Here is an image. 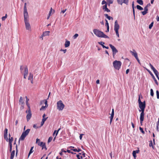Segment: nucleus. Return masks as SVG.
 Masks as SVG:
<instances>
[{
	"instance_id": "obj_17",
	"label": "nucleus",
	"mask_w": 159,
	"mask_h": 159,
	"mask_svg": "<svg viewBox=\"0 0 159 159\" xmlns=\"http://www.w3.org/2000/svg\"><path fill=\"white\" fill-rule=\"evenodd\" d=\"M114 116V110L113 109H112V112L111 114V116H110V124L111 125V122H112L113 117Z\"/></svg>"
},
{
	"instance_id": "obj_18",
	"label": "nucleus",
	"mask_w": 159,
	"mask_h": 159,
	"mask_svg": "<svg viewBox=\"0 0 159 159\" xmlns=\"http://www.w3.org/2000/svg\"><path fill=\"white\" fill-rule=\"evenodd\" d=\"M148 6H146L144 8V11L141 12L143 15H146L148 12Z\"/></svg>"
},
{
	"instance_id": "obj_13",
	"label": "nucleus",
	"mask_w": 159,
	"mask_h": 159,
	"mask_svg": "<svg viewBox=\"0 0 159 159\" xmlns=\"http://www.w3.org/2000/svg\"><path fill=\"white\" fill-rule=\"evenodd\" d=\"M38 145L42 147V149H45V150H47V148L45 143L41 142V143H38Z\"/></svg>"
},
{
	"instance_id": "obj_46",
	"label": "nucleus",
	"mask_w": 159,
	"mask_h": 159,
	"mask_svg": "<svg viewBox=\"0 0 159 159\" xmlns=\"http://www.w3.org/2000/svg\"><path fill=\"white\" fill-rule=\"evenodd\" d=\"M24 11H27V8H26V3H25L24 4Z\"/></svg>"
},
{
	"instance_id": "obj_61",
	"label": "nucleus",
	"mask_w": 159,
	"mask_h": 159,
	"mask_svg": "<svg viewBox=\"0 0 159 159\" xmlns=\"http://www.w3.org/2000/svg\"><path fill=\"white\" fill-rule=\"evenodd\" d=\"M153 80H154L156 84H157V85H158V83L156 80V78H155V79H153Z\"/></svg>"
},
{
	"instance_id": "obj_20",
	"label": "nucleus",
	"mask_w": 159,
	"mask_h": 159,
	"mask_svg": "<svg viewBox=\"0 0 159 159\" xmlns=\"http://www.w3.org/2000/svg\"><path fill=\"white\" fill-rule=\"evenodd\" d=\"M130 52L132 54V55L135 58L138 57L137 53L134 50H133V51H130Z\"/></svg>"
},
{
	"instance_id": "obj_57",
	"label": "nucleus",
	"mask_w": 159,
	"mask_h": 159,
	"mask_svg": "<svg viewBox=\"0 0 159 159\" xmlns=\"http://www.w3.org/2000/svg\"><path fill=\"white\" fill-rule=\"evenodd\" d=\"M102 5H103L104 4H107V2H106L105 1V0H103L102 2Z\"/></svg>"
},
{
	"instance_id": "obj_44",
	"label": "nucleus",
	"mask_w": 159,
	"mask_h": 159,
	"mask_svg": "<svg viewBox=\"0 0 159 159\" xmlns=\"http://www.w3.org/2000/svg\"><path fill=\"white\" fill-rule=\"evenodd\" d=\"M153 22H152L149 26V29H151L153 26Z\"/></svg>"
},
{
	"instance_id": "obj_21",
	"label": "nucleus",
	"mask_w": 159,
	"mask_h": 159,
	"mask_svg": "<svg viewBox=\"0 0 159 159\" xmlns=\"http://www.w3.org/2000/svg\"><path fill=\"white\" fill-rule=\"evenodd\" d=\"M139 150L133 151V156L134 157L135 159L136 158V153H139Z\"/></svg>"
},
{
	"instance_id": "obj_26",
	"label": "nucleus",
	"mask_w": 159,
	"mask_h": 159,
	"mask_svg": "<svg viewBox=\"0 0 159 159\" xmlns=\"http://www.w3.org/2000/svg\"><path fill=\"white\" fill-rule=\"evenodd\" d=\"M70 45V42L68 41H66L65 43V47L67 48L69 47Z\"/></svg>"
},
{
	"instance_id": "obj_3",
	"label": "nucleus",
	"mask_w": 159,
	"mask_h": 159,
	"mask_svg": "<svg viewBox=\"0 0 159 159\" xmlns=\"http://www.w3.org/2000/svg\"><path fill=\"white\" fill-rule=\"evenodd\" d=\"M57 109L59 111L63 110L65 107V105L61 100H59L57 102Z\"/></svg>"
},
{
	"instance_id": "obj_22",
	"label": "nucleus",
	"mask_w": 159,
	"mask_h": 159,
	"mask_svg": "<svg viewBox=\"0 0 159 159\" xmlns=\"http://www.w3.org/2000/svg\"><path fill=\"white\" fill-rule=\"evenodd\" d=\"M33 74L31 73H30L29 76L28 80L31 81V83L32 84L33 81Z\"/></svg>"
},
{
	"instance_id": "obj_64",
	"label": "nucleus",
	"mask_w": 159,
	"mask_h": 159,
	"mask_svg": "<svg viewBox=\"0 0 159 159\" xmlns=\"http://www.w3.org/2000/svg\"><path fill=\"white\" fill-rule=\"evenodd\" d=\"M131 124L132 127L133 128H134V127H135V126H134V123L132 122H131Z\"/></svg>"
},
{
	"instance_id": "obj_41",
	"label": "nucleus",
	"mask_w": 159,
	"mask_h": 159,
	"mask_svg": "<svg viewBox=\"0 0 159 159\" xmlns=\"http://www.w3.org/2000/svg\"><path fill=\"white\" fill-rule=\"evenodd\" d=\"M7 14H6L5 16H3L2 17V21L5 20V19H6V18H7Z\"/></svg>"
},
{
	"instance_id": "obj_40",
	"label": "nucleus",
	"mask_w": 159,
	"mask_h": 159,
	"mask_svg": "<svg viewBox=\"0 0 159 159\" xmlns=\"http://www.w3.org/2000/svg\"><path fill=\"white\" fill-rule=\"evenodd\" d=\"M139 129H140V131L142 132V133L143 134H145V132L143 131V129L142 128H141V127H139Z\"/></svg>"
},
{
	"instance_id": "obj_11",
	"label": "nucleus",
	"mask_w": 159,
	"mask_h": 159,
	"mask_svg": "<svg viewBox=\"0 0 159 159\" xmlns=\"http://www.w3.org/2000/svg\"><path fill=\"white\" fill-rule=\"evenodd\" d=\"M26 29L28 30H30L31 29L30 25L29 22L28 20L24 21Z\"/></svg>"
},
{
	"instance_id": "obj_51",
	"label": "nucleus",
	"mask_w": 159,
	"mask_h": 159,
	"mask_svg": "<svg viewBox=\"0 0 159 159\" xmlns=\"http://www.w3.org/2000/svg\"><path fill=\"white\" fill-rule=\"evenodd\" d=\"M41 143V142L40 141V139L38 138L37 139L36 143H38H38Z\"/></svg>"
},
{
	"instance_id": "obj_62",
	"label": "nucleus",
	"mask_w": 159,
	"mask_h": 159,
	"mask_svg": "<svg viewBox=\"0 0 159 159\" xmlns=\"http://www.w3.org/2000/svg\"><path fill=\"white\" fill-rule=\"evenodd\" d=\"M132 8H134V1H133L132 2Z\"/></svg>"
},
{
	"instance_id": "obj_31",
	"label": "nucleus",
	"mask_w": 159,
	"mask_h": 159,
	"mask_svg": "<svg viewBox=\"0 0 159 159\" xmlns=\"http://www.w3.org/2000/svg\"><path fill=\"white\" fill-rule=\"evenodd\" d=\"M147 70L148 71L149 73L152 76V78L153 79H155V77L153 75L152 73V72L149 70L148 69H147Z\"/></svg>"
},
{
	"instance_id": "obj_9",
	"label": "nucleus",
	"mask_w": 159,
	"mask_h": 159,
	"mask_svg": "<svg viewBox=\"0 0 159 159\" xmlns=\"http://www.w3.org/2000/svg\"><path fill=\"white\" fill-rule=\"evenodd\" d=\"M144 111H141V112L140 113V123L141 125H142L143 122L144 120Z\"/></svg>"
},
{
	"instance_id": "obj_39",
	"label": "nucleus",
	"mask_w": 159,
	"mask_h": 159,
	"mask_svg": "<svg viewBox=\"0 0 159 159\" xmlns=\"http://www.w3.org/2000/svg\"><path fill=\"white\" fill-rule=\"evenodd\" d=\"M45 121V119H42V121L41 122V126H42L43 125Z\"/></svg>"
},
{
	"instance_id": "obj_37",
	"label": "nucleus",
	"mask_w": 159,
	"mask_h": 159,
	"mask_svg": "<svg viewBox=\"0 0 159 159\" xmlns=\"http://www.w3.org/2000/svg\"><path fill=\"white\" fill-rule=\"evenodd\" d=\"M149 146L150 147H152V148L153 149H154V146L153 145V143H152V140H151L150 141Z\"/></svg>"
},
{
	"instance_id": "obj_53",
	"label": "nucleus",
	"mask_w": 159,
	"mask_h": 159,
	"mask_svg": "<svg viewBox=\"0 0 159 159\" xmlns=\"http://www.w3.org/2000/svg\"><path fill=\"white\" fill-rule=\"evenodd\" d=\"M106 23H105V25L107 27H107H108V26H109V24L107 20H106Z\"/></svg>"
},
{
	"instance_id": "obj_10",
	"label": "nucleus",
	"mask_w": 159,
	"mask_h": 159,
	"mask_svg": "<svg viewBox=\"0 0 159 159\" xmlns=\"http://www.w3.org/2000/svg\"><path fill=\"white\" fill-rule=\"evenodd\" d=\"M13 140V138L12 137L10 138L9 139V145L10 147L9 151L10 152L12 151V143Z\"/></svg>"
},
{
	"instance_id": "obj_4",
	"label": "nucleus",
	"mask_w": 159,
	"mask_h": 159,
	"mask_svg": "<svg viewBox=\"0 0 159 159\" xmlns=\"http://www.w3.org/2000/svg\"><path fill=\"white\" fill-rule=\"evenodd\" d=\"M113 64L115 69L119 70L120 68L121 62L120 61L115 60L113 62Z\"/></svg>"
},
{
	"instance_id": "obj_43",
	"label": "nucleus",
	"mask_w": 159,
	"mask_h": 159,
	"mask_svg": "<svg viewBox=\"0 0 159 159\" xmlns=\"http://www.w3.org/2000/svg\"><path fill=\"white\" fill-rule=\"evenodd\" d=\"M123 3H125L126 5L128 4L129 0H123Z\"/></svg>"
},
{
	"instance_id": "obj_23",
	"label": "nucleus",
	"mask_w": 159,
	"mask_h": 159,
	"mask_svg": "<svg viewBox=\"0 0 159 159\" xmlns=\"http://www.w3.org/2000/svg\"><path fill=\"white\" fill-rule=\"evenodd\" d=\"M26 136L24 133H22L20 137V138L19 140V142H20V140H23Z\"/></svg>"
},
{
	"instance_id": "obj_47",
	"label": "nucleus",
	"mask_w": 159,
	"mask_h": 159,
	"mask_svg": "<svg viewBox=\"0 0 159 159\" xmlns=\"http://www.w3.org/2000/svg\"><path fill=\"white\" fill-rule=\"evenodd\" d=\"M76 157L78 158V159H82L83 157L82 156H80L79 155H77Z\"/></svg>"
},
{
	"instance_id": "obj_28",
	"label": "nucleus",
	"mask_w": 159,
	"mask_h": 159,
	"mask_svg": "<svg viewBox=\"0 0 159 159\" xmlns=\"http://www.w3.org/2000/svg\"><path fill=\"white\" fill-rule=\"evenodd\" d=\"M19 102L20 103H21V105H23L24 104V102L21 97H20L19 100Z\"/></svg>"
},
{
	"instance_id": "obj_33",
	"label": "nucleus",
	"mask_w": 159,
	"mask_h": 159,
	"mask_svg": "<svg viewBox=\"0 0 159 159\" xmlns=\"http://www.w3.org/2000/svg\"><path fill=\"white\" fill-rule=\"evenodd\" d=\"M33 147H31L28 154V157H29L30 154L33 152L34 151L33 150Z\"/></svg>"
},
{
	"instance_id": "obj_24",
	"label": "nucleus",
	"mask_w": 159,
	"mask_h": 159,
	"mask_svg": "<svg viewBox=\"0 0 159 159\" xmlns=\"http://www.w3.org/2000/svg\"><path fill=\"white\" fill-rule=\"evenodd\" d=\"M50 33L49 31H46L43 32L42 35V37L47 35H49Z\"/></svg>"
},
{
	"instance_id": "obj_56",
	"label": "nucleus",
	"mask_w": 159,
	"mask_h": 159,
	"mask_svg": "<svg viewBox=\"0 0 159 159\" xmlns=\"http://www.w3.org/2000/svg\"><path fill=\"white\" fill-rule=\"evenodd\" d=\"M78 36V34H75L74 36H73V38L74 39H76Z\"/></svg>"
},
{
	"instance_id": "obj_60",
	"label": "nucleus",
	"mask_w": 159,
	"mask_h": 159,
	"mask_svg": "<svg viewBox=\"0 0 159 159\" xmlns=\"http://www.w3.org/2000/svg\"><path fill=\"white\" fill-rule=\"evenodd\" d=\"M136 59L137 60V61L138 62V63L139 64H140V61L138 58V57H137V58H136Z\"/></svg>"
},
{
	"instance_id": "obj_52",
	"label": "nucleus",
	"mask_w": 159,
	"mask_h": 159,
	"mask_svg": "<svg viewBox=\"0 0 159 159\" xmlns=\"http://www.w3.org/2000/svg\"><path fill=\"white\" fill-rule=\"evenodd\" d=\"M98 43L101 45L102 46V45H103V44H104V43L103 42H98Z\"/></svg>"
},
{
	"instance_id": "obj_55",
	"label": "nucleus",
	"mask_w": 159,
	"mask_h": 159,
	"mask_svg": "<svg viewBox=\"0 0 159 159\" xmlns=\"http://www.w3.org/2000/svg\"><path fill=\"white\" fill-rule=\"evenodd\" d=\"M139 104L142 103V102L141 101L139 95V98L138 100Z\"/></svg>"
},
{
	"instance_id": "obj_54",
	"label": "nucleus",
	"mask_w": 159,
	"mask_h": 159,
	"mask_svg": "<svg viewBox=\"0 0 159 159\" xmlns=\"http://www.w3.org/2000/svg\"><path fill=\"white\" fill-rule=\"evenodd\" d=\"M46 107H47V106H42L41 108L40 109V110H43L45 109V108Z\"/></svg>"
},
{
	"instance_id": "obj_45",
	"label": "nucleus",
	"mask_w": 159,
	"mask_h": 159,
	"mask_svg": "<svg viewBox=\"0 0 159 159\" xmlns=\"http://www.w3.org/2000/svg\"><path fill=\"white\" fill-rule=\"evenodd\" d=\"M52 139V137H50L48 139V143L51 142Z\"/></svg>"
},
{
	"instance_id": "obj_5",
	"label": "nucleus",
	"mask_w": 159,
	"mask_h": 159,
	"mask_svg": "<svg viewBox=\"0 0 159 159\" xmlns=\"http://www.w3.org/2000/svg\"><path fill=\"white\" fill-rule=\"evenodd\" d=\"M120 28V25L118 23L117 20L115 21L114 24V30L115 31L116 34L118 37H119L118 30Z\"/></svg>"
},
{
	"instance_id": "obj_34",
	"label": "nucleus",
	"mask_w": 159,
	"mask_h": 159,
	"mask_svg": "<svg viewBox=\"0 0 159 159\" xmlns=\"http://www.w3.org/2000/svg\"><path fill=\"white\" fill-rule=\"evenodd\" d=\"M61 129V128H59L57 130H55L54 132V133H53V136H54V134H56V136L58 134V132Z\"/></svg>"
},
{
	"instance_id": "obj_42",
	"label": "nucleus",
	"mask_w": 159,
	"mask_h": 159,
	"mask_svg": "<svg viewBox=\"0 0 159 159\" xmlns=\"http://www.w3.org/2000/svg\"><path fill=\"white\" fill-rule=\"evenodd\" d=\"M150 94L152 96H153L154 95V93L153 90L152 89H150Z\"/></svg>"
},
{
	"instance_id": "obj_38",
	"label": "nucleus",
	"mask_w": 159,
	"mask_h": 159,
	"mask_svg": "<svg viewBox=\"0 0 159 159\" xmlns=\"http://www.w3.org/2000/svg\"><path fill=\"white\" fill-rule=\"evenodd\" d=\"M117 2L120 5H122L123 3L122 0H117Z\"/></svg>"
},
{
	"instance_id": "obj_12",
	"label": "nucleus",
	"mask_w": 159,
	"mask_h": 159,
	"mask_svg": "<svg viewBox=\"0 0 159 159\" xmlns=\"http://www.w3.org/2000/svg\"><path fill=\"white\" fill-rule=\"evenodd\" d=\"M149 66L155 75H159V72L158 71L154 68L153 66L150 63H149Z\"/></svg>"
},
{
	"instance_id": "obj_59",
	"label": "nucleus",
	"mask_w": 159,
	"mask_h": 159,
	"mask_svg": "<svg viewBox=\"0 0 159 159\" xmlns=\"http://www.w3.org/2000/svg\"><path fill=\"white\" fill-rule=\"evenodd\" d=\"M84 135V134H80V140H81V139H82V136Z\"/></svg>"
},
{
	"instance_id": "obj_14",
	"label": "nucleus",
	"mask_w": 159,
	"mask_h": 159,
	"mask_svg": "<svg viewBox=\"0 0 159 159\" xmlns=\"http://www.w3.org/2000/svg\"><path fill=\"white\" fill-rule=\"evenodd\" d=\"M7 131L8 129H7L6 128L4 130V138L7 141L8 139L7 138Z\"/></svg>"
},
{
	"instance_id": "obj_50",
	"label": "nucleus",
	"mask_w": 159,
	"mask_h": 159,
	"mask_svg": "<svg viewBox=\"0 0 159 159\" xmlns=\"http://www.w3.org/2000/svg\"><path fill=\"white\" fill-rule=\"evenodd\" d=\"M46 116V115L45 114H44L43 115V119H45V121L47 119L48 117H47L46 118H45V116Z\"/></svg>"
},
{
	"instance_id": "obj_36",
	"label": "nucleus",
	"mask_w": 159,
	"mask_h": 159,
	"mask_svg": "<svg viewBox=\"0 0 159 159\" xmlns=\"http://www.w3.org/2000/svg\"><path fill=\"white\" fill-rule=\"evenodd\" d=\"M71 150H72L74 152H79L80 151H81V150L80 149H72L70 148Z\"/></svg>"
},
{
	"instance_id": "obj_48",
	"label": "nucleus",
	"mask_w": 159,
	"mask_h": 159,
	"mask_svg": "<svg viewBox=\"0 0 159 159\" xmlns=\"http://www.w3.org/2000/svg\"><path fill=\"white\" fill-rule=\"evenodd\" d=\"M107 1L109 3V4H112L113 2V0H107Z\"/></svg>"
},
{
	"instance_id": "obj_8",
	"label": "nucleus",
	"mask_w": 159,
	"mask_h": 159,
	"mask_svg": "<svg viewBox=\"0 0 159 159\" xmlns=\"http://www.w3.org/2000/svg\"><path fill=\"white\" fill-rule=\"evenodd\" d=\"M26 112L28 113L27 114L26 116V118L27 121H28L30 119L32 116L31 112L30 109H29V110L28 111L26 110Z\"/></svg>"
},
{
	"instance_id": "obj_6",
	"label": "nucleus",
	"mask_w": 159,
	"mask_h": 159,
	"mask_svg": "<svg viewBox=\"0 0 159 159\" xmlns=\"http://www.w3.org/2000/svg\"><path fill=\"white\" fill-rule=\"evenodd\" d=\"M139 104V107L141 110H139V111H144V109L146 107L145 102L144 101L143 102H142V103Z\"/></svg>"
},
{
	"instance_id": "obj_29",
	"label": "nucleus",
	"mask_w": 159,
	"mask_h": 159,
	"mask_svg": "<svg viewBox=\"0 0 159 159\" xmlns=\"http://www.w3.org/2000/svg\"><path fill=\"white\" fill-rule=\"evenodd\" d=\"M26 105L28 107L29 109H30V106L29 104L28 103V101L29 100V99L27 98L26 96Z\"/></svg>"
},
{
	"instance_id": "obj_2",
	"label": "nucleus",
	"mask_w": 159,
	"mask_h": 159,
	"mask_svg": "<svg viewBox=\"0 0 159 159\" xmlns=\"http://www.w3.org/2000/svg\"><path fill=\"white\" fill-rule=\"evenodd\" d=\"M20 70L22 73H24V78L26 79L28 74V69L27 66H25L24 67H22V66L20 67Z\"/></svg>"
},
{
	"instance_id": "obj_30",
	"label": "nucleus",
	"mask_w": 159,
	"mask_h": 159,
	"mask_svg": "<svg viewBox=\"0 0 159 159\" xmlns=\"http://www.w3.org/2000/svg\"><path fill=\"white\" fill-rule=\"evenodd\" d=\"M105 16L109 20H110L111 19L112 20H113V18L110 16H109L107 14H105Z\"/></svg>"
},
{
	"instance_id": "obj_32",
	"label": "nucleus",
	"mask_w": 159,
	"mask_h": 159,
	"mask_svg": "<svg viewBox=\"0 0 159 159\" xmlns=\"http://www.w3.org/2000/svg\"><path fill=\"white\" fill-rule=\"evenodd\" d=\"M137 2L140 5H143V2L142 0H137Z\"/></svg>"
},
{
	"instance_id": "obj_58",
	"label": "nucleus",
	"mask_w": 159,
	"mask_h": 159,
	"mask_svg": "<svg viewBox=\"0 0 159 159\" xmlns=\"http://www.w3.org/2000/svg\"><path fill=\"white\" fill-rule=\"evenodd\" d=\"M60 51H63V52L64 53H65L66 52V49L63 50V49H61L60 50Z\"/></svg>"
},
{
	"instance_id": "obj_16",
	"label": "nucleus",
	"mask_w": 159,
	"mask_h": 159,
	"mask_svg": "<svg viewBox=\"0 0 159 159\" xmlns=\"http://www.w3.org/2000/svg\"><path fill=\"white\" fill-rule=\"evenodd\" d=\"M114 116V110L113 109H112V112L111 114V116H110V124L111 125V122H112L113 117Z\"/></svg>"
},
{
	"instance_id": "obj_27",
	"label": "nucleus",
	"mask_w": 159,
	"mask_h": 159,
	"mask_svg": "<svg viewBox=\"0 0 159 159\" xmlns=\"http://www.w3.org/2000/svg\"><path fill=\"white\" fill-rule=\"evenodd\" d=\"M30 130V129H26L25 131L23 132L22 133H24V134L27 136L29 133Z\"/></svg>"
},
{
	"instance_id": "obj_7",
	"label": "nucleus",
	"mask_w": 159,
	"mask_h": 159,
	"mask_svg": "<svg viewBox=\"0 0 159 159\" xmlns=\"http://www.w3.org/2000/svg\"><path fill=\"white\" fill-rule=\"evenodd\" d=\"M109 46L112 50L113 52V57H114L116 53L118 52V50L116 49L115 47L114 46H113L112 44H110Z\"/></svg>"
},
{
	"instance_id": "obj_25",
	"label": "nucleus",
	"mask_w": 159,
	"mask_h": 159,
	"mask_svg": "<svg viewBox=\"0 0 159 159\" xmlns=\"http://www.w3.org/2000/svg\"><path fill=\"white\" fill-rule=\"evenodd\" d=\"M11 152L10 159H13L15 154V150H13L12 152Z\"/></svg>"
},
{
	"instance_id": "obj_35",
	"label": "nucleus",
	"mask_w": 159,
	"mask_h": 159,
	"mask_svg": "<svg viewBox=\"0 0 159 159\" xmlns=\"http://www.w3.org/2000/svg\"><path fill=\"white\" fill-rule=\"evenodd\" d=\"M136 8L140 10H143V8L139 5H137Z\"/></svg>"
},
{
	"instance_id": "obj_1",
	"label": "nucleus",
	"mask_w": 159,
	"mask_h": 159,
	"mask_svg": "<svg viewBox=\"0 0 159 159\" xmlns=\"http://www.w3.org/2000/svg\"><path fill=\"white\" fill-rule=\"evenodd\" d=\"M93 32L94 34L97 36L99 37L104 38H108L109 37L101 31L97 29L93 30Z\"/></svg>"
},
{
	"instance_id": "obj_63",
	"label": "nucleus",
	"mask_w": 159,
	"mask_h": 159,
	"mask_svg": "<svg viewBox=\"0 0 159 159\" xmlns=\"http://www.w3.org/2000/svg\"><path fill=\"white\" fill-rule=\"evenodd\" d=\"M66 10H67L66 9H65V10H64L62 11H61V13L62 12V13H64L65 12V11H66Z\"/></svg>"
},
{
	"instance_id": "obj_49",
	"label": "nucleus",
	"mask_w": 159,
	"mask_h": 159,
	"mask_svg": "<svg viewBox=\"0 0 159 159\" xmlns=\"http://www.w3.org/2000/svg\"><path fill=\"white\" fill-rule=\"evenodd\" d=\"M156 94H157V99H159V92L157 90Z\"/></svg>"
},
{
	"instance_id": "obj_15",
	"label": "nucleus",
	"mask_w": 159,
	"mask_h": 159,
	"mask_svg": "<svg viewBox=\"0 0 159 159\" xmlns=\"http://www.w3.org/2000/svg\"><path fill=\"white\" fill-rule=\"evenodd\" d=\"M24 21L28 20L29 17L27 11H24Z\"/></svg>"
},
{
	"instance_id": "obj_19",
	"label": "nucleus",
	"mask_w": 159,
	"mask_h": 159,
	"mask_svg": "<svg viewBox=\"0 0 159 159\" xmlns=\"http://www.w3.org/2000/svg\"><path fill=\"white\" fill-rule=\"evenodd\" d=\"M102 9L104 11H106L107 12H110V10L107 7V4H105L102 7Z\"/></svg>"
}]
</instances>
